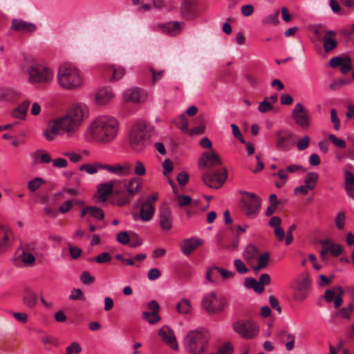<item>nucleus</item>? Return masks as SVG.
<instances>
[{"label":"nucleus","instance_id":"obj_1","mask_svg":"<svg viewBox=\"0 0 354 354\" xmlns=\"http://www.w3.org/2000/svg\"><path fill=\"white\" fill-rule=\"evenodd\" d=\"M119 126L118 120L113 117H98L86 129V138L90 142L98 144H109L116 138Z\"/></svg>","mask_w":354,"mask_h":354},{"label":"nucleus","instance_id":"obj_2","mask_svg":"<svg viewBox=\"0 0 354 354\" xmlns=\"http://www.w3.org/2000/svg\"><path fill=\"white\" fill-rule=\"evenodd\" d=\"M153 129L150 123L145 120L136 121L129 131V145L135 152L144 151L150 144Z\"/></svg>","mask_w":354,"mask_h":354},{"label":"nucleus","instance_id":"obj_3","mask_svg":"<svg viewBox=\"0 0 354 354\" xmlns=\"http://www.w3.org/2000/svg\"><path fill=\"white\" fill-rule=\"evenodd\" d=\"M210 335L207 330L200 328L187 332L184 346L189 354H203L206 352Z\"/></svg>","mask_w":354,"mask_h":354},{"label":"nucleus","instance_id":"obj_4","mask_svg":"<svg viewBox=\"0 0 354 354\" xmlns=\"http://www.w3.org/2000/svg\"><path fill=\"white\" fill-rule=\"evenodd\" d=\"M57 80L62 88L68 90L79 88L83 83L80 71L70 64H63L59 66Z\"/></svg>","mask_w":354,"mask_h":354},{"label":"nucleus","instance_id":"obj_5","mask_svg":"<svg viewBox=\"0 0 354 354\" xmlns=\"http://www.w3.org/2000/svg\"><path fill=\"white\" fill-rule=\"evenodd\" d=\"M28 81L30 84H46L53 80V73L48 67L34 64L28 68Z\"/></svg>","mask_w":354,"mask_h":354},{"label":"nucleus","instance_id":"obj_6","mask_svg":"<svg viewBox=\"0 0 354 354\" xmlns=\"http://www.w3.org/2000/svg\"><path fill=\"white\" fill-rule=\"evenodd\" d=\"M227 305L226 299L214 292L205 295L202 300L203 308L209 313L221 312Z\"/></svg>","mask_w":354,"mask_h":354},{"label":"nucleus","instance_id":"obj_7","mask_svg":"<svg viewBox=\"0 0 354 354\" xmlns=\"http://www.w3.org/2000/svg\"><path fill=\"white\" fill-rule=\"evenodd\" d=\"M227 171L225 168H220L214 171H207L203 174V183L210 188L218 189L225 182Z\"/></svg>","mask_w":354,"mask_h":354},{"label":"nucleus","instance_id":"obj_8","mask_svg":"<svg viewBox=\"0 0 354 354\" xmlns=\"http://www.w3.org/2000/svg\"><path fill=\"white\" fill-rule=\"evenodd\" d=\"M234 330L245 339H252L259 333L258 326L252 320H239L232 324Z\"/></svg>","mask_w":354,"mask_h":354},{"label":"nucleus","instance_id":"obj_9","mask_svg":"<svg viewBox=\"0 0 354 354\" xmlns=\"http://www.w3.org/2000/svg\"><path fill=\"white\" fill-rule=\"evenodd\" d=\"M142 185L141 179L137 177H133L129 179H124V186L125 187L127 196L118 199V203L120 206L125 205L129 203L131 198L138 194Z\"/></svg>","mask_w":354,"mask_h":354},{"label":"nucleus","instance_id":"obj_10","mask_svg":"<svg viewBox=\"0 0 354 354\" xmlns=\"http://www.w3.org/2000/svg\"><path fill=\"white\" fill-rule=\"evenodd\" d=\"M261 207V200L254 194L245 193L242 198V210L248 218L257 216Z\"/></svg>","mask_w":354,"mask_h":354},{"label":"nucleus","instance_id":"obj_11","mask_svg":"<svg viewBox=\"0 0 354 354\" xmlns=\"http://www.w3.org/2000/svg\"><path fill=\"white\" fill-rule=\"evenodd\" d=\"M310 281L308 275L305 274L295 281L293 298L295 301L305 300L308 294Z\"/></svg>","mask_w":354,"mask_h":354},{"label":"nucleus","instance_id":"obj_12","mask_svg":"<svg viewBox=\"0 0 354 354\" xmlns=\"http://www.w3.org/2000/svg\"><path fill=\"white\" fill-rule=\"evenodd\" d=\"M292 116L295 123L303 129H307L310 127L308 113L304 109L301 103H297L292 112Z\"/></svg>","mask_w":354,"mask_h":354},{"label":"nucleus","instance_id":"obj_13","mask_svg":"<svg viewBox=\"0 0 354 354\" xmlns=\"http://www.w3.org/2000/svg\"><path fill=\"white\" fill-rule=\"evenodd\" d=\"M88 113L89 111L87 106L83 104H72L66 113L69 118L74 120L80 125H82V122L88 118Z\"/></svg>","mask_w":354,"mask_h":354},{"label":"nucleus","instance_id":"obj_14","mask_svg":"<svg viewBox=\"0 0 354 354\" xmlns=\"http://www.w3.org/2000/svg\"><path fill=\"white\" fill-rule=\"evenodd\" d=\"M159 225L163 231H169L173 227V214L167 204H163L159 209Z\"/></svg>","mask_w":354,"mask_h":354},{"label":"nucleus","instance_id":"obj_15","mask_svg":"<svg viewBox=\"0 0 354 354\" xmlns=\"http://www.w3.org/2000/svg\"><path fill=\"white\" fill-rule=\"evenodd\" d=\"M57 120L59 122V127H61L62 131L66 133L68 136H72L74 135L79 130L81 126L74 120L69 118L66 114Z\"/></svg>","mask_w":354,"mask_h":354},{"label":"nucleus","instance_id":"obj_16","mask_svg":"<svg viewBox=\"0 0 354 354\" xmlns=\"http://www.w3.org/2000/svg\"><path fill=\"white\" fill-rule=\"evenodd\" d=\"M222 164L220 157L215 152H205L202 154L198 161V166L201 169L205 167H213Z\"/></svg>","mask_w":354,"mask_h":354},{"label":"nucleus","instance_id":"obj_17","mask_svg":"<svg viewBox=\"0 0 354 354\" xmlns=\"http://www.w3.org/2000/svg\"><path fill=\"white\" fill-rule=\"evenodd\" d=\"M292 134L289 131L281 130L277 132L276 146L279 150H289L292 143Z\"/></svg>","mask_w":354,"mask_h":354},{"label":"nucleus","instance_id":"obj_18","mask_svg":"<svg viewBox=\"0 0 354 354\" xmlns=\"http://www.w3.org/2000/svg\"><path fill=\"white\" fill-rule=\"evenodd\" d=\"M329 65L332 68L340 67V71L343 74L349 72L352 68V61L348 56L339 57L336 56L330 59Z\"/></svg>","mask_w":354,"mask_h":354},{"label":"nucleus","instance_id":"obj_19","mask_svg":"<svg viewBox=\"0 0 354 354\" xmlns=\"http://www.w3.org/2000/svg\"><path fill=\"white\" fill-rule=\"evenodd\" d=\"M124 100L133 103L143 102L147 99L145 91L139 88L127 89L123 94Z\"/></svg>","mask_w":354,"mask_h":354},{"label":"nucleus","instance_id":"obj_20","mask_svg":"<svg viewBox=\"0 0 354 354\" xmlns=\"http://www.w3.org/2000/svg\"><path fill=\"white\" fill-rule=\"evenodd\" d=\"M13 241V233L6 226L0 225V252L10 248Z\"/></svg>","mask_w":354,"mask_h":354},{"label":"nucleus","instance_id":"obj_21","mask_svg":"<svg viewBox=\"0 0 354 354\" xmlns=\"http://www.w3.org/2000/svg\"><path fill=\"white\" fill-rule=\"evenodd\" d=\"M203 241L202 239L196 237H192L183 240L180 244V248L183 254L187 257H189L192 253V252L203 245Z\"/></svg>","mask_w":354,"mask_h":354},{"label":"nucleus","instance_id":"obj_22","mask_svg":"<svg viewBox=\"0 0 354 354\" xmlns=\"http://www.w3.org/2000/svg\"><path fill=\"white\" fill-rule=\"evenodd\" d=\"M337 33L334 30L325 31L322 37L323 48L326 53H330L337 47Z\"/></svg>","mask_w":354,"mask_h":354},{"label":"nucleus","instance_id":"obj_23","mask_svg":"<svg viewBox=\"0 0 354 354\" xmlns=\"http://www.w3.org/2000/svg\"><path fill=\"white\" fill-rule=\"evenodd\" d=\"M162 340L174 350H178V346L174 331L168 326H163L159 331Z\"/></svg>","mask_w":354,"mask_h":354},{"label":"nucleus","instance_id":"obj_24","mask_svg":"<svg viewBox=\"0 0 354 354\" xmlns=\"http://www.w3.org/2000/svg\"><path fill=\"white\" fill-rule=\"evenodd\" d=\"M181 17L186 20H192L196 17L194 3L192 0H183L180 8Z\"/></svg>","mask_w":354,"mask_h":354},{"label":"nucleus","instance_id":"obj_25","mask_svg":"<svg viewBox=\"0 0 354 354\" xmlns=\"http://www.w3.org/2000/svg\"><path fill=\"white\" fill-rule=\"evenodd\" d=\"M125 74V69L119 66L111 65L104 71V76L109 81H117L121 79Z\"/></svg>","mask_w":354,"mask_h":354},{"label":"nucleus","instance_id":"obj_26","mask_svg":"<svg viewBox=\"0 0 354 354\" xmlns=\"http://www.w3.org/2000/svg\"><path fill=\"white\" fill-rule=\"evenodd\" d=\"M131 171L132 168L131 164L128 162H124L122 164L111 165L109 172L118 176L122 177L130 175Z\"/></svg>","mask_w":354,"mask_h":354},{"label":"nucleus","instance_id":"obj_27","mask_svg":"<svg viewBox=\"0 0 354 354\" xmlns=\"http://www.w3.org/2000/svg\"><path fill=\"white\" fill-rule=\"evenodd\" d=\"M337 290L339 291L338 295H335L334 290L328 289L325 291L324 299L325 300L330 303L334 301V307L338 308L342 303V295H344V290L341 287H338Z\"/></svg>","mask_w":354,"mask_h":354},{"label":"nucleus","instance_id":"obj_28","mask_svg":"<svg viewBox=\"0 0 354 354\" xmlns=\"http://www.w3.org/2000/svg\"><path fill=\"white\" fill-rule=\"evenodd\" d=\"M12 28L14 30L19 32H32L36 30V26L34 24L29 23L21 19H15L12 21Z\"/></svg>","mask_w":354,"mask_h":354},{"label":"nucleus","instance_id":"obj_29","mask_svg":"<svg viewBox=\"0 0 354 354\" xmlns=\"http://www.w3.org/2000/svg\"><path fill=\"white\" fill-rule=\"evenodd\" d=\"M114 189V185L111 183V181L100 184L97 187V192L99 194L98 201L101 202H106L107 196L113 193Z\"/></svg>","mask_w":354,"mask_h":354},{"label":"nucleus","instance_id":"obj_30","mask_svg":"<svg viewBox=\"0 0 354 354\" xmlns=\"http://www.w3.org/2000/svg\"><path fill=\"white\" fill-rule=\"evenodd\" d=\"M184 23L178 21H172L161 26L162 30L171 36L178 35L182 30V26Z\"/></svg>","mask_w":354,"mask_h":354},{"label":"nucleus","instance_id":"obj_31","mask_svg":"<svg viewBox=\"0 0 354 354\" xmlns=\"http://www.w3.org/2000/svg\"><path fill=\"white\" fill-rule=\"evenodd\" d=\"M155 213L154 205H148L147 203H142L140 207V217L142 221H150Z\"/></svg>","mask_w":354,"mask_h":354},{"label":"nucleus","instance_id":"obj_32","mask_svg":"<svg viewBox=\"0 0 354 354\" xmlns=\"http://www.w3.org/2000/svg\"><path fill=\"white\" fill-rule=\"evenodd\" d=\"M114 96L113 93L109 88L101 89L96 95V101L99 104H105L111 101Z\"/></svg>","mask_w":354,"mask_h":354},{"label":"nucleus","instance_id":"obj_33","mask_svg":"<svg viewBox=\"0 0 354 354\" xmlns=\"http://www.w3.org/2000/svg\"><path fill=\"white\" fill-rule=\"evenodd\" d=\"M34 250L29 244H26L23 247L21 254L22 261L26 265H32L35 263V257L31 252Z\"/></svg>","mask_w":354,"mask_h":354},{"label":"nucleus","instance_id":"obj_34","mask_svg":"<svg viewBox=\"0 0 354 354\" xmlns=\"http://www.w3.org/2000/svg\"><path fill=\"white\" fill-rule=\"evenodd\" d=\"M257 248L253 244H249L245 249L243 256L244 259L248 263H251L256 259L259 255Z\"/></svg>","mask_w":354,"mask_h":354},{"label":"nucleus","instance_id":"obj_35","mask_svg":"<svg viewBox=\"0 0 354 354\" xmlns=\"http://www.w3.org/2000/svg\"><path fill=\"white\" fill-rule=\"evenodd\" d=\"M30 104L29 100L24 101L13 111L12 116L16 118L25 119Z\"/></svg>","mask_w":354,"mask_h":354},{"label":"nucleus","instance_id":"obj_36","mask_svg":"<svg viewBox=\"0 0 354 354\" xmlns=\"http://www.w3.org/2000/svg\"><path fill=\"white\" fill-rule=\"evenodd\" d=\"M17 93L9 88H0V102H9L15 99Z\"/></svg>","mask_w":354,"mask_h":354},{"label":"nucleus","instance_id":"obj_37","mask_svg":"<svg viewBox=\"0 0 354 354\" xmlns=\"http://www.w3.org/2000/svg\"><path fill=\"white\" fill-rule=\"evenodd\" d=\"M244 285L248 288H252L259 294L262 293L265 289L264 286H261L259 281H257L254 278H246L244 281Z\"/></svg>","mask_w":354,"mask_h":354},{"label":"nucleus","instance_id":"obj_38","mask_svg":"<svg viewBox=\"0 0 354 354\" xmlns=\"http://www.w3.org/2000/svg\"><path fill=\"white\" fill-rule=\"evenodd\" d=\"M176 310L180 314L190 313L192 310L190 301L187 299H181L176 306Z\"/></svg>","mask_w":354,"mask_h":354},{"label":"nucleus","instance_id":"obj_39","mask_svg":"<svg viewBox=\"0 0 354 354\" xmlns=\"http://www.w3.org/2000/svg\"><path fill=\"white\" fill-rule=\"evenodd\" d=\"M318 174L316 172H308L304 180L305 185L307 188L313 190L317 184L318 179Z\"/></svg>","mask_w":354,"mask_h":354},{"label":"nucleus","instance_id":"obj_40","mask_svg":"<svg viewBox=\"0 0 354 354\" xmlns=\"http://www.w3.org/2000/svg\"><path fill=\"white\" fill-rule=\"evenodd\" d=\"M269 258H270V256L268 252H265L259 256L258 255V257L257 258L258 260V263L256 266L253 267V270L255 272H258L260 270H261L262 268H264L265 267H266V266L268 263Z\"/></svg>","mask_w":354,"mask_h":354},{"label":"nucleus","instance_id":"obj_41","mask_svg":"<svg viewBox=\"0 0 354 354\" xmlns=\"http://www.w3.org/2000/svg\"><path fill=\"white\" fill-rule=\"evenodd\" d=\"M24 304L28 308H34L37 303V295L33 292H28L24 297Z\"/></svg>","mask_w":354,"mask_h":354},{"label":"nucleus","instance_id":"obj_42","mask_svg":"<svg viewBox=\"0 0 354 354\" xmlns=\"http://www.w3.org/2000/svg\"><path fill=\"white\" fill-rule=\"evenodd\" d=\"M216 268H218L217 266H213L209 268L207 270L205 277L212 283H216L218 272Z\"/></svg>","mask_w":354,"mask_h":354},{"label":"nucleus","instance_id":"obj_43","mask_svg":"<svg viewBox=\"0 0 354 354\" xmlns=\"http://www.w3.org/2000/svg\"><path fill=\"white\" fill-rule=\"evenodd\" d=\"M352 80L349 78H342L333 81L329 84V88L331 90H337L340 88L342 86L351 84Z\"/></svg>","mask_w":354,"mask_h":354},{"label":"nucleus","instance_id":"obj_44","mask_svg":"<svg viewBox=\"0 0 354 354\" xmlns=\"http://www.w3.org/2000/svg\"><path fill=\"white\" fill-rule=\"evenodd\" d=\"M143 319L150 324H155L160 320V317L158 313L151 312H144Z\"/></svg>","mask_w":354,"mask_h":354},{"label":"nucleus","instance_id":"obj_45","mask_svg":"<svg viewBox=\"0 0 354 354\" xmlns=\"http://www.w3.org/2000/svg\"><path fill=\"white\" fill-rule=\"evenodd\" d=\"M111 183L114 185L113 193L115 194H122L126 192L125 187L124 186V179L111 180Z\"/></svg>","mask_w":354,"mask_h":354},{"label":"nucleus","instance_id":"obj_46","mask_svg":"<svg viewBox=\"0 0 354 354\" xmlns=\"http://www.w3.org/2000/svg\"><path fill=\"white\" fill-rule=\"evenodd\" d=\"M111 260V256L109 252H103L97 255L95 259L89 258L88 261H95L98 263H106Z\"/></svg>","mask_w":354,"mask_h":354},{"label":"nucleus","instance_id":"obj_47","mask_svg":"<svg viewBox=\"0 0 354 354\" xmlns=\"http://www.w3.org/2000/svg\"><path fill=\"white\" fill-rule=\"evenodd\" d=\"M345 221H346V215H345L344 212H343V211L339 212L337 214V215L336 216L335 219V223L336 227L339 230H343L344 227V225H345Z\"/></svg>","mask_w":354,"mask_h":354},{"label":"nucleus","instance_id":"obj_48","mask_svg":"<svg viewBox=\"0 0 354 354\" xmlns=\"http://www.w3.org/2000/svg\"><path fill=\"white\" fill-rule=\"evenodd\" d=\"M74 203H75V204H81L82 203L80 201H71V200L65 201L59 207V211L61 213H62V214H65V213L69 212L72 209Z\"/></svg>","mask_w":354,"mask_h":354},{"label":"nucleus","instance_id":"obj_49","mask_svg":"<svg viewBox=\"0 0 354 354\" xmlns=\"http://www.w3.org/2000/svg\"><path fill=\"white\" fill-rule=\"evenodd\" d=\"M327 248L329 252L334 257H338L342 252V248L340 245L330 243L329 241Z\"/></svg>","mask_w":354,"mask_h":354},{"label":"nucleus","instance_id":"obj_50","mask_svg":"<svg viewBox=\"0 0 354 354\" xmlns=\"http://www.w3.org/2000/svg\"><path fill=\"white\" fill-rule=\"evenodd\" d=\"M43 180L41 178H35L28 182V188L30 192H35L39 188Z\"/></svg>","mask_w":354,"mask_h":354},{"label":"nucleus","instance_id":"obj_51","mask_svg":"<svg viewBox=\"0 0 354 354\" xmlns=\"http://www.w3.org/2000/svg\"><path fill=\"white\" fill-rule=\"evenodd\" d=\"M268 98L266 97L263 102H261L258 107V110L261 113H266L271 111L273 107L271 102H268Z\"/></svg>","mask_w":354,"mask_h":354},{"label":"nucleus","instance_id":"obj_52","mask_svg":"<svg viewBox=\"0 0 354 354\" xmlns=\"http://www.w3.org/2000/svg\"><path fill=\"white\" fill-rule=\"evenodd\" d=\"M134 174L137 176H145L146 174V168L142 162L136 160L135 162Z\"/></svg>","mask_w":354,"mask_h":354},{"label":"nucleus","instance_id":"obj_53","mask_svg":"<svg viewBox=\"0 0 354 354\" xmlns=\"http://www.w3.org/2000/svg\"><path fill=\"white\" fill-rule=\"evenodd\" d=\"M48 129L53 134L57 136L60 133L61 127H59V122L58 120L51 121L48 124Z\"/></svg>","mask_w":354,"mask_h":354},{"label":"nucleus","instance_id":"obj_54","mask_svg":"<svg viewBox=\"0 0 354 354\" xmlns=\"http://www.w3.org/2000/svg\"><path fill=\"white\" fill-rule=\"evenodd\" d=\"M177 125L181 131L187 132L188 131V121L186 115L183 113L180 115L178 121L176 122Z\"/></svg>","mask_w":354,"mask_h":354},{"label":"nucleus","instance_id":"obj_55","mask_svg":"<svg viewBox=\"0 0 354 354\" xmlns=\"http://www.w3.org/2000/svg\"><path fill=\"white\" fill-rule=\"evenodd\" d=\"M328 138L336 147L340 149H344L346 147V142L342 139L338 138L334 134H330L328 136Z\"/></svg>","mask_w":354,"mask_h":354},{"label":"nucleus","instance_id":"obj_56","mask_svg":"<svg viewBox=\"0 0 354 354\" xmlns=\"http://www.w3.org/2000/svg\"><path fill=\"white\" fill-rule=\"evenodd\" d=\"M82 351V347L80 344L73 342L66 348V354H78Z\"/></svg>","mask_w":354,"mask_h":354},{"label":"nucleus","instance_id":"obj_57","mask_svg":"<svg viewBox=\"0 0 354 354\" xmlns=\"http://www.w3.org/2000/svg\"><path fill=\"white\" fill-rule=\"evenodd\" d=\"M234 266L236 271L241 274H246L249 270L243 261L239 259L234 260Z\"/></svg>","mask_w":354,"mask_h":354},{"label":"nucleus","instance_id":"obj_58","mask_svg":"<svg viewBox=\"0 0 354 354\" xmlns=\"http://www.w3.org/2000/svg\"><path fill=\"white\" fill-rule=\"evenodd\" d=\"M233 346L230 342L225 343L218 349L217 354H232Z\"/></svg>","mask_w":354,"mask_h":354},{"label":"nucleus","instance_id":"obj_59","mask_svg":"<svg viewBox=\"0 0 354 354\" xmlns=\"http://www.w3.org/2000/svg\"><path fill=\"white\" fill-rule=\"evenodd\" d=\"M80 280L84 284L90 285L94 282L95 278L88 272L84 271L80 276Z\"/></svg>","mask_w":354,"mask_h":354},{"label":"nucleus","instance_id":"obj_60","mask_svg":"<svg viewBox=\"0 0 354 354\" xmlns=\"http://www.w3.org/2000/svg\"><path fill=\"white\" fill-rule=\"evenodd\" d=\"M90 213L92 216L95 217L98 220H102L104 217L103 211L97 207H91Z\"/></svg>","mask_w":354,"mask_h":354},{"label":"nucleus","instance_id":"obj_61","mask_svg":"<svg viewBox=\"0 0 354 354\" xmlns=\"http://www.w3.org/2000/svg\"><path fill=\"white\" fill-rule=\"evenodd\" d=\"M131 238L129 237L128 233L127 232H121L117 235V241L123 244L127 245L130 242Z\"/></svg>","mask_w":354,"mask_h":354},{"label":"nucleus","instance_id":"obj_62","mask_svg":"<svg viewBox=\"0 0 354 354\" xmlns=\"http://www.w3.org/2000/svg\"><path fill=\"white\" fill-rule=\"evenodd\" d=\"M68 248L70 254L73 259H76L81 256L82 253V250L81 248L72 245L71 244L68 245Z\"/></svg>","mask_w":354,"mask_h":354},{"label":"nucleus","instance_id":"obj_63","mask_svg":"<svg viewBox=\"0 0 354 354\" xmlns=\"http://www.w3.org/2000/svg\"><path fill=\"white\" fill-rule=\"evenodd\" d=\"M69 299L71 300H84V297L82 291L80 289L74 288L71 291V294L69 296Z\"/></svg>","mask_w":354,"mask_h":354},{"label":"nucleus","instance_id":"obj_64","mask_svg":"<svg viewBox=\"0 0 354 354\" xmlns=\"http://www.w3.org/2000/svg\"><path fill=\"white\" fill-rule=\"evenodd\" d=\"M310 142V138L308 136H304L301 139H300L297 142V149L300 151H303L306 149L308 145Z\"/></svg>","mask_w":354,"mask_h":354}]
</instances>
